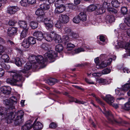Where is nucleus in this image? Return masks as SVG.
<instances>
[{
    "label": "nucleus",
    "instance_id": "0e129e2a",
    "mask_svg": "<svg viewBox=\"0 0 130 130\" xmlns=\"http://www.w3.org/2000/svg\"><path fill=\"white\" fill-rule=\"evenodd\" d=\"M50 21H52V20L51 19H50L49 18L44 19V24H45V21L47 22V23H49Z\"/></svg>",
    "mask_w": 130,
    "mask_h": 130
},
{
    "label": "nucleus",
    "instance_id": "e2e57ef3",
    "mask_svg": "<svg viewBox=\"0 0 130 130\" xmlns=\"http://www.w3.org/2000/svg\"><path fill=\"white\" fill-rule=\"evenodd\" d=\"M119 27L121 29L125 30L126 29L125 25L124 24H121L119 25Z\"/></svg>",
    "mask_w": 130,
    "mask_h": 130
},
{
    "label": "nucleus",
    "instance_id": "c756f323",
    "mask_svg": "<svg viewBox=\"0 0 130 130\" xmlns=\"http://www.w3.org/2000/svg\"><path fill=\"white\" fill-rule=\"evenodd\" d=\"M57 82V81L56 79L53 78H50L48 79L46 81V83L51 85H54Z\"/></svg>",
    "mask_w": 130,
    "mask_h": 130
},
{
    "label": "nucleus",
    "instance_id": "bf43d9fd",
    "mask_svg": "<svg viewBox=\"0 0 130 130\" xmlns=\"http://www.w3.org/2000/svg\"><path fill=\"white\" fill-rule=\"evenodd\" d=\"M5 71L3 69L0 68V77H3L5 73Z\"/></svg>",
    "mask_w": 130,
    "mask_h": 130
},
{
    "label": "nucleus",
    "instance_id": "aec40b11",
    "mask_svg": "<svg viewBox=\"0 0 130 130\" xmlns=\"http://www.w3.org/2000/svg\"><path fill=\"white\" fill-rule=\"evenodd\" d=\"M32 127V124L30 121L27 122L21 128V130H28L29 129Z\"/></svg>",
    "mask_w": 130,
    "mask_h": 130
},
{
    "label": "nucleus",
    "instance_id": "b1692460",
    "mask_svg": "<svg viewBox=\"0 0 130 130\" xmlns=\"http://www.w3.org/2000/svg\"><path fill=\"white\" fill-rule=\"evenodd\" d=\"M18 24L20 27L24 29L28 28L27 27V24L25 21H20L19 22Z\"/></svg>",
    "mask_w": 130,
    "mask_h": 130
},
{
    "label": "nucleus",
    "instance_id": "f704fd0d",
    "mask_svg": "<svg viewBox=\"0 0 130 130\" xmlns=\"http://www.w3.org/2000/svg\"><path fill=\"white\" fill-rule=\"evenodd\" d=\"M0 65L2 68L8 70L10 68V67L9 65L6 64L3 62H0Z\"/></svg>",
    "mask_w": 130,
    "mask_h": 130
},
{
    "label": "nucleus",
    "instance_id": "0eeeda50",
    "mask_svg": "<svg viewBox=\"0 0 130 130\" xmlns=\"http://www.w3.org/2000/svg\"><path fill=\"white\" fill-rule=\"evenodd\" d=\"M127 36L130 37V28L128 29L127 31ZM121 45L119 44L120 47L122 48H124L126 50H127L130 55V43H127L126 44H121Z\"/></svg>",
    "mask_w": 130,
    "mask_h": 130
},
{
    "label": "nucleus",
    "instance_id": "72a5a7b5",
    "mask_svg": "<svg viewBox=\"0 0 130 130\" xmlns=\"http://www.w3.org/2000/svg\"><path fill=\"white\" fill-rule=\"evenodd\" d=\"M15 64L18 66H21L22 63L20 59L19 58H17L14 59Z\"/></svg>",
    "mask_w": 130,
    "mask_h": 130
},
{
    "label": "nucleus",
    "instance_id": "c03bdc74",
    "mask_svg": "<svg viewBox=\"0 0 130 130\" xmlns=\"http://www.w3.org/2000/svg\"><path fill=\"white\" fill-rule=\"evenodd\" d=\"M49 45L46 43H43L41 45L42 47L44 50H47L49 48Z\"/></svg>",
    "mask_w": 130,
    "mask_h": 130
},
{
    "label": "nucleus",
    "instance_id": "dca6fc26",
    "mask_svg": "<svg viewBox=\"0 0 130 130\" xmlns=\"http://www.w3.org/2000/svg\"><path fill=\"white\" fill-rule=\"evenodd\" d=\"M66 9L65 6L56 7L55 13V14H59L63 12Z\"/></svg>",
    "mask_w": 130,
    "mask_h": 130
},
{
    "label": "nucleus",
    "instance_id": "412c9836",
    "mask_svg": "<svg viewBox=\"0 0 130 130\" xmlns=\"http://www.w3.org/2000/svg\"><path fill=\"white\" fill-rule=\"evenodd\" d=\"M28 28H27L23 30L21 33L20 39H22L26 37L28 33Z\"/></svg>",
    "mask_w": 130,
    "mask_h": 130
},
{
    "label": "nucleus",
    "instance_id": "09e8293b",
    "mask_svg": "<svg viewBox=\"0 0 130 130\" xmlns=\"http://www.w3.org/2000/svg\"><path fill=\"white\" fill-rule=\"evenodd\" d=\"M57 126V124L54 122H52L49 125V127L51 128H55Z\"/></svg>",
    "mask_w": 130,
    "mask_h": 130
},
{
    "label": "nucleus",
    "instance_id": "f3484780",
    "mask_svg": "<svg viewBox=\"0 0 130 130\" xmlns=\"http://www.w3.org/2000/svg\"><path fill=\"white\" fill-rule=\"evenodd\" d=\"M90 49L89 47H87L86 46L81 47L74 50L75 53L77 54L81 52H84L86 50H88Z\"/></svg>",
    "mask_w": 130,
    "mask_h": 130
},
{
    "label": "nucleus",
    "instance_id": "69168bd1",
    "mask_svg": "<svg viewBox=\"0 0 130 130\" xmlns=\"http://www.w3.org/2000/svg\"><path fill=\"white\" fill-rule=\"evenodd\" d=\"M85 80L88 83L90 84H94V83L90 80H89L88 79L86 78Z\"/></svg>",
    "mask_w": 130,
    "mask_h": 130
},
{
    "label": "nucleus",
    "instance_id": "5fc2aeb1",
    "mask_svg": "<svg viewBox=\"0 0 130 130\" xmlns=\"http://www.w3.org/2000/svg\"><path fill=\"white\" fill-rule=\"evenodd\" d=\"M127 11V8L126 7H123L121 9V11L124 14H126Z\"/></svg>",
    "mask_w": 130,
    "mask_h": 130
},
{
    "label": "nucleus",
    "instance_id": "4468645a",
    "mask_svg": "<svg viewBox=\"0 0 130 130\" xmlns=\"http://www.w3.org/2000/svg\"><path fill=\"white\" fill-rule=\"evenodd\" d=\"M18 7L15 6L9 7L7 8V12L10 14H14L18 10Z\"/></svg>",
    "mask_w": 130,
    "mask_h": 130
},
{
    "label": "nucleus",
    "instance_id": "6ab92c4d",
    "mask_svg": "<svg viewBox=\"0 0 130 130\" xmlns=\"http://www.w3.org/2000/svg\"><path fill=\"white\" fill-rule=\"evenodd\" d=\"M32 64L30 62H28L25 65L24 69L21 70V72L23 73H26V71L28 70L31 68Z\"/></svg>",
    "mask_w": 130,
    "mask_h": 130
},
{
    "label": "nucleus",
    "instance_id": "473e14b6",
    "mask_svg": "<svg viewBox=\"0 0 130 130\" xmlns=\"http://www.w3.org/2000/svg\"><path fill=\"white\" fill-rule=\"evenodd\" d=\"M50 7V6L46 4H43L40 6V8L42 9L43 11L49 9Z\"/></svg>",
    "mask_w": 130,
    "mask_h": 130
},
{
    "label": "nucleus",
    "instance_id": "774afa93",
    "mask_svg": "<svg viewBox=\"0 0 130 130\" xmlns=\"http://www.w3.org/2000/svg\"><path fill=\"white\" fill-rule=\"evenodd\" d=\"M100 40L102 42H104L105 40V37L101 35L100 37Z\"/></svg>",
    "mask_w": 130,
    "mask_h": 130
},
{
    "label": "nucleus",
    "instance_id": "f8f14e48",
    "mask_svg": "<svg viewBox=\"0 0 130 130\" xmlns=\"http://www.w3.org/2000/svg\"><path fill=\"white\" fill-rule=\"evenodd\" d=\"M17 28L16 27H11L9 28L7 30V34L8 36H12L17 32Z\"/></svg>",
    "mask_w": 130,
    "mask_h": 130
},
{
    "label": "nucleus",
    "instance_id": "39448f33",
    "mask_svg": "<svg viewBox=\"0 0 130 130\" xmlns=\"http://www.w3.org/2000/svg\"><path fill=\"white\" fill-rule=\"evenodd\" d=\"M16 114L17 116L14 121V122L17 124H19L22 122V118L24 115V113L23 110H20L16 113Z\"/></svg>",
    "mask_w": 130,
    "mask_h": 130
},
{
    "label": "nucleus",
    "instance_id": "20e7f679",
    "mask_svg": "<svg viewBox=\"0 0 130 130\" xmlns=\"http://www.w3.org/2000/svg\"><path fill=\"white\" fill-rule=\"evenodd\" d=\"M17 101L16 97L12 96L9 100H4V104L8 106L9 108L12 109L15 108L14 105L17 103Z\"/></svg>",
    "mask_w": 130,
    "mask_h": 130
},
{
    "label": "nucleus",
    "instance_id": "4c0bfd02",
    "mask_svg": "<svg viewBox=\"0 0 130 130\" xmlns=\"http://www.w3.org/2000/svg\"><path fill=\"white\" fill-rule=\"evenodd\" d=\"M111 3L112 6L115 8L118 7L120 5V3L116 0L112 1Z\"/></svg>",
    "mask_w": 130,
    "mask_h": 130
},
{
    "label": "nucleus",
    "instance_id": "9d476101",
    "mask_svg": "<svg viewBox=\"0 0 130 130\" xmlns=\"http://www.w3.org/2000/svg\"><path fill=\"white\" fill-rule=\"evenodd\" d=\"M35 14L36 15L39 16L37 18L38 21L41 22L43 21V19L42 16L44 14L43 11L41 8H38L35 12Z\"/></svg>",
    "mask_w": 130,
    "mask_h": 130
},
{
    "label": "nucleus",
    "instance_id": "6e6d98bb",
    "mask_svg": "<svg viewBox=\"0 0 130 130\" xmlns=\"http://www.w3.org/2000/svg\"><path fill=\"white\" fill-rule=\"evenodd\" d=\"M108 11H109L111 12L112 13H113L115 14L117 12V11L116 9L112 8H108Z\"/></svg>",
    "mask_w": 130,
    "mask_h": 130
},
{
    "label": "nucleus",
    "instance_id": "a19ab883",
    "mask_svg": "<svg viewBox=\"0 0 130 130\" xmlns=\"http://www.w3.org/2000/svg\"><path fill=\"white\" fill-rule=\"evenodd\" d=\"M105 9L101 6L97 11L98 14H100L103 13L105 11Z\"/></svg>",
    "mask_w": 130,
    "mask_h": 130
},
{
    "label": "nucleus",
    "instance_id": "7c9ffc66",
    "mask_svg": "<svg viewBox=\"0 0 130 130\" xmlns=\"http://www.w3.org/2000/svg\"><path fill=\"white\" fill-rule=\"evenodd\" d=\"M97 8V6L94 5H91L87 8V10L91 12L95 10Z\"/></svg>",
    "mask_w": 130,
    "mask_h": 130
},
{
    "label": "nucleus",
    "instance_id": "58836bf2",
    "mask_svg": "<svg viewBox=\"0 0 130 130\" xmlns=\"http://www.w3.org/2000/svg\"><path fill=\"white\" fill-rule=\"evenodd\" d=\"M30 25L32 28L35 29L38 27V24L36 22L32 21L30 23Z\"/></svg>",
    "mask_w": 130,
    "mask_h": 130
},
{
    "label": "nucleus",
    "instance_id": "a878e982",
    "mask_svg": "<svg viewBox=\"0 0 130 130\" xmlns=\"http://www.w3.org/2000/svg\"><path fill=\"white\" fill-rule=\"evenodd\" d=\"M21 45L24 47L28 48L29 47L30 45L27 39H24Z\"/></svg>",
    "mask_w": 130,
    "mask_h": 130
},
{
    "label": "nucleus",
    "instance_id": "49530a36",
    "mask_svg": "<svg viewBox=\"0 0 130 130\" xmlns=\"http://www.w3.org/2000/svg\"><path fill=\"white\" fill-rule=\"evenodd\" d=\"M124 22L128 26H130V18H126L124 20Z\"/></svg>",
    "mask_w": 130,
    "mask_h": 130
},
{
    "label": "nucleus",
    "instance_id": "603ef678",
    "mask_svg": "<svg viewBox=\"0 0 130 130\" xmlns=\"http://www.w3.org/2000/svg\"><path fill=\"white\" fill-rule=\"evenodd\" d=\"M130 108V103L128 102L126 103L124 105V109L125 110H128Z\"/></svg>",
    "mask_w": 130,
    "mask_h": 130
},
{
    "label": "nucleus",
    "instance_id": "680f3d73",
    "mask_svg": "<svg viewBox=\"0 0 130 130\" xmlns=\"http://www.w3.org/2000/svg\"><path fill=\"white\" fill-rule=\"evenodd\" d=\"M71 34L72 35L73 37L74 38H77L79 37L78 35L77 34L73 32H72V33Z\"/></svg>",
    "mask_w": 130,
    "mask_h": 130
},
{
    "label": "nucleus",
    "instance_id": "de8ad7c7",
    "mask_svg": "<svg viewBox=\"0 0 130 130\" xmlns=\"http://www.w3.org/2000/svg\"><path fill=\"white\" fill-rule=\"evenodd\" d=\"M98 81L99 83H101L104 85L106 84L107 83V81L105 79L100 78L98 80Z\"/></svg>",
    "mask_w": 130,
    "mask_h": 130
},
{
    "label": "nucleus",
    "instance_id": "13d9d810",
    "mask_svg": "<svg viewBox=\"0 0 130 130\" xmlns=\"http://www.w3.org/2000/svg\"><path fill=\"white\" fill-rule=\"evenodd\" d=\"M6 49V48L5 46L0 45V53H3Z\"/></svg>",
    "mask_w": 130,
    "mask_h": 130
},
{
    "label": "nucleus",
    "instance_id": "4be33fe9",
    "mask_svg": "<svg viewBox=\"0 0 130 130\" xmlns=\"http://www.w3.org/2000/svg\"><path fill=\"white\" fill-rule=\"evenodd\" d=\"M47 22H45V24H44L45 27L48 30H51L52 29L53 26V21H50V23H47Z\"/></svg>",
    "mask_w": 130,
    "mask_h": 130
},
{
    "label": "nucleus",
    "instance_id": "ea45409f",
    "mask_svg": "<svg viewBox=\"0 0 130 130\" xmlns=\"http://www.w3.org/2000/svg\"><path fill=\"white\" fill-rule=\"evenodd\" d=\"M110 5V3H107L106 2H104L103 3L101 7L105 10L107 8L108 10V9L110 8L109 7Z\"/></svg>",
    "mask_w": 130,
    "mask_h": 130
},
{
    "label": "nucleus",
    "instance_id": "bb28decb",
    "mask_svg": "<svg viewBox=\"0 0 130 130\" xmlns=\"http://www.w3.org/2000/svg\"><path fill=\"white\" fill-rule=\"evenodd\" d=\"M78 16L80 20L83 21H86L87 19V16L86 14L83 12H80Z\"/></svg>",
    "mask_w": 130,
    "mask_h": 130
},
{
    "label": "nucleus",
    "instance_id": "79ce46f5",
    "mask_svg": "<svg viewBox=\"0 0 130 130\" xmlns=\"http://www.w3.org/2000/svg\"><path fill=\"white\" fill-rule=\"evenodd\" d=\"M80 20L78 16L75 17L73 19V22L74 23L76 24L80 22Z\"/></svg>",
    "mask_w": 130,
    "mask_h": 130
},
{
    "label": "nucleus",
    "instance_id": "9b49d317",
    "mask_svg": "<svg viewBox=\"0 0 130 130\" xmlns=\"http://www.w3.org/2000/svg\"><path fill=\"white\" fill-rule=\"evenodd\" d=\"M37 119L35 120L33 124L32 125L34 129L35 130H40L42 128L43 125L41 123L37 122H36Z\"/></svg>",
    "mask_w": 130,
    "mask_h": 130
},
{
    "label": "nucleus",
    "instance_id": "a18cd8bd",
    "mask_svg": "<svg viewBox=\"0 0 130 130\" xmlns=\"http://www.w3.org/2000/svg\"><path fill=\"white\" fill-rule=\"evenodd\" d=\"M111 71L110 69L106 68L103 70L102 72L103 74H105L109 73Z\"/></svg>",
    "mask_w": 130,
    "mask_h": 130
},
{
    "label": "nucleus",
    "instance_id": "5701e85b",
    "mask_svg": "<svg viewBox=\"0 0 130 130\" xmlns=\"http://www.w3.org/2000/svg\"><path fill=\"white\" fill-rule=\"evenodd\" d=\"M53 39H55V41L56 43H61L62 42V40L61 36L59 35L56 34L55 32Z\"/></svg>",
    "mask_w": 130,
    "mask_h": 130
},
{
    "label": "nucleus",
    "instance_id": "338daca9",
    "mask_svg": "<svg viewBox=\"0 0 130 130\" xmlns=\"http://www.w3.org/2000/svg\"><path fill=\"white\" fill-rule=\"evenodd\" d=\"M28 3L31 4H33L36 3V0H27Z\"/></svg>",
    "mask_w": 130,
    "mask_h": 130
},
{
    "label": "nucleus",
    "instance_id": "37998d69",
    "mask_svg": "<svg viewBox=\"0 0 130 130\" xmlns=\"http://www.w3.org/2000/svg\"><path fill=\"white\" fill-rule=\"evenodd\" d=\"M22 6L24 7L26 6L28 3L27 0H22L20 2Z\"/></svg>",
    "mask_w": 130,
    "mask_h": 130
},
{
    "label": "nucleus",
    "instance_id": "2f4dec72",
    "mask_svg": "<svg viewBox=\"0 0 130 130\" xmlns=\"http://www.w3.org/2000/svg\"><path fill=\"white\" fill-rule=\"evenodd\" d=\"M63 33L64 34H70L72 33V30L71 29L68 27H66L63 28Z\"/></svg>",
    "mask_w": 130,
    "mask_h": 130
},
{
    "label": "nucleus",
    "instance_id": "c85d7f7f",
    "mask_svg": "<svg viewBox=\"0 0 130 130\" xmlns=\"http://www.w3.org/2000/svg\"><path fill=\"white\" fill-rule=\"evenodd\" d=\"M27 40L30 45H34L36 43V39L34 37H29L28 38Z\"/></svg>",
    "mask_w": 130,
    "mask_h": 130
},
{
    "label": "nucleus",
    "instance_id": "864d4df0",
    "mask_svg": "<svg viewBox=\"0 0 130 130\" xmlns=\"http://www.w3.org/2000/svg\"><path fill=\"white\" fill-rule=\"evenodd\" d=\"M104 111L103 113L106 116H108L111 115V113L110 111H107L106 110L105 108H104Z\"/></svg>",
    "mask_w": 130,
    "mask_h": 130
},
{
    "label": "nucleus",
    "instance_id": "1a4fd4ad",
    "mask_svg": "<svg viewBox=\"0 0 130 130\" xmlns=\"http://www.w3.org/2000/svg\"><path fill=\"white\" fill-rule=\"evenodd\" d=\"M44 35L42 32L41 31H35L33 34V36L36 38L37 40L41 41L44 38Z\"/></svg>",
    "mask_w": 130,
    "mask_h": 130
},
{
    "label": "nucleus",
    "instance_id": "a211bd4d",
    "mask_svg": "<svg viewBox=\"0 0 130 130\" xmlns=\"http://www.w3.org/2000/svg\"><path fill=\"white\" fill-rule=\"evenodd\" d=\"M105 100L109 104H111V103H113L115 100L113 97L110 95H106Z\"/></svg>",
    "mask_w": 130,
    "mask_h": 130
},
{
    "label": "nucleus",
    "instance_id": "f257e3e1",
    "mask_svg": "<svg viewBox=\"0 0 130 130\" xmlns=\"http://www.w3.org/2000/svg\"><path fill=\"white\" fill-rule=\"evenodd\" d=\"M56 56V54L53 51H50L44 54L45 59L41 55H31L30 56L28 59L29 61V62L33 63L34 67L36 68L39 64L43 65L46 60L49 61L50 62H52L54 61V58Z\"/></svg>",
    "mask_w": 130,
    "mask_h": 130
},
{
    "label": "nucleus",
    "instance_id": "423d86ee",
    "mask_svg": "<svg viewBox=\"0 0 130 130\" xmlns=\"http://www.w3.org/2000/svg\"><path fill=\"white\" fill-rule=\"evenodd\" d=\"M112 59L111 58H110L107 60L103 61L100 64L96 65V67L98 68L102 69L104 68L110 64Z\"/></svg>",
    "mask_w": 130,
    "mask_h": 130
},
{
    "label": "nucleus",
    "instance_id": "393cba45",
    "mask_svg": "<svg viewBox=\"0 0 130 130\" xmlns=\"http://www.w3.org/2000/svg\"><path fill=\"white\" fill-rule=\"evenodd\" d=\"M106 20L107 23H111L114 22L115 21V18L112 15H107Z\"/></svg>",
    "mask_w": 130,
    "mask_h": 130
},
{
    "label": "nucleus",
    "instance_id": "cd10ccee",
    "mask_svg": "<svg viewBox=\"0 0 130 130\" xmlns=\"http://www.w3.org/2000/svg\"><path fill=\"white\" fill-rule=\"evenodd\" d=\"M1 60L4 62H7L9 59V57L6 54L2 55L1 57Z\"/></svg>",
    "mask_w": 130,
    "mask_h": 130
},
{
    "label": "nucleus",
    "instance_id": "2eb2a0df",
    "mask_svg": "<svg viewBox=\"0 0 130 130\" xmlns=\"http://www.w3.org/2000/svg\"><path fill=\"white\" fill-rule=\"evenodd\" d=\"M59 19L61 22L63 23H67L69 20L68 16L66 14H61L59 16Z\"/></svg>",
    "mask_w": 130,
    "mask_h": 130
},
{
    "label": "nucleus",
    "instance_id": "052dcab7",
    "mask_svg": "<svg viewBox=\"0 0 130 130\" xmlns=\"http://www.w3.org/2000/svg\"><path fill=\"white\" fill-rule=\"evenodd\" d=\"M16 22L13 20H10L9 22V24L11 26L14 25Z\"/></svg>",
    "mask_w": 130,
    "mask_h": 130
},
{
    "label": "nucleus",
    "instance_id": "e433bc0d",
    "mask_svg": "<svg viewBox=\"0 0 130 130\" xmlns=\"http://www.w3.org/2000/svg\"><path fill=\"white\" fill-rule=\"evenodd\" d=\"M75 47L74 44L71 43H69L67 44V50L68 51H70Z\"/></svg>",
    "mask_w": 130,
    "mask_h": 130
},
{
    "label": "nucleus",
    "instance_id": "7ed1b4c3",
    "mask_svg": "<svg viewBox=\"0 0 130 130\" xmlns=\"http://www.w3.org/2000/svg\"><path fill=\"white\" fill-rule=\"evenodd\" d=\"M5 117V122L9 124L12 122L13 119L15 116L12 112H9L5 108L0 107V115Z\"/></svg>",
    "mask_w": 130,
    "mask_h": 130
},
{
    "label": "nucleus",
    "instance_id": "ddd939ff",
    "mask_svg": "<svg viewBox=\"0 0 130 130\" xmlns=\"http://www.w3.org/2000/svg\"><path fill=\"white\" fill-rule=\"evenodd\" d=\"M0 89L1 91L5 94H10L11 91L10 87L8 86H3L1 87Z\"/></svg>",
    "mask_w": 130,
    "mask_h": 130
},
{
    "label": "nucleus",
    "instance_id": "f03ea898",
    "mask_svg": "<svg viewBox=\"0 0 130 130\" xmlns=\"http://www.w3.org/2000/svg\"><path fill=\"white\" fill-rule=\"evenodd\" d=\"M9 72L12 76V79H7L6 81V83L12 85H17L18 86H21L22 82L21 80L22 78V72L13 70L10 71Z\"/></svg>",
    "mask_w": 130,
    "mask_h": 130
},
{
    "label": "nucleus",
    "instance_id": "4d7b16f0",
    "mask_svg": "<svg viewBox=\"0 0 130 130\" xmlns=\"http://www.w3.org/2000/svg\"><path fill=\"white\" fill-rule=\"evenodd\" d=\"M56 27L59 29H60L62 27V24L60 23L59 22H57L55 25Z\"/></svg>",
    "mask_w": 130,
    "mask_h": 130
},
{
    "label": "nucleus",
    "instance_id": "3c124183",
    "mask_svg": "<svg viewBox=\"0 0 130 130\" xmlns=\"http://www.w3.org/2000/svg\"><path fill=\"white\" fill-rule=\"evenodd\" d=\"M75 103H77L79 104H85V106H87V105L88 104H85V103H86V102H84L83 101H79L77 99H76V100L75 101Z\"/></svg>",
    "mask_w": 130,
    "mask_h": 130
},
{
    "label": "nucleus",
    "instance_id": "8fccbe9b",
    "mask_svg": "<svg viewBox=\"0 0 130 130\" xmlns=\"http://www.w3.org/2000/svg\"><path fill=\"white\" fill-rule=\"evenodd\" d=\"M63 41L65 43L69 41L70 40L69 37L67 36H63Z\"/></svg>",
    "mask_w": 130,
    "mask_h": 130
},
{
    "label": "nucleus",
    "instance_id": "6e6552de",
    "mask_svg": "<svg viewBox=\"0 0 130 130\" xmlns=\"http://www.w3.org/2000/svg\"><path fill=\"white\" fill-rule=\"evenodd\" d=\"M55 34V32L54 31H51L49 34L47 33L44 34V38L47 41H51L53 39Z\"/></svg>",
    "mask_w": 130,
    "mask_h": 130
},
{
    "label": "nucleus",
    "instance_id": "c9c22d12",
    "mask_svg": "<svg viewBox=\"0 0 130 130\" xmlns=\"http://www.w3.org/2000/svg\"><path fill=\"white\" fill-rule=\"evenodd\" d=\"M63 49V47L61 44H58L56 45L55 47L56 50L58 52L62 51Z\"/></svg>",
    "mask_w": 130,
    "mask_h": 130
}]
</instances>
